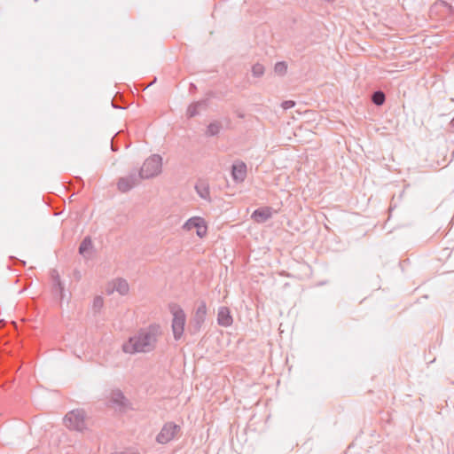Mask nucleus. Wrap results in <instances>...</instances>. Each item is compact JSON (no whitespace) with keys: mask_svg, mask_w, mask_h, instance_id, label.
<instances>
[{"mask_svg":"<svg viewBox=\"0 0 454 454\" xmlns=\"http://www.w3.org/2000/svg\"><path fill=\"white\" fill-rule=\"evenodd\" d=\"M274 71L279 75L286 74L287 71V65L285 61H279L275 64Z\"/></svg>","mask_w":454,"mask_h":454,"instance_id":"nucleus-20","label":"nucleus"},{"mask_svg":"<svg viewBox=\"0 0 454 454\" xmlns=\"http://www.w3.org/2000/svg\"><path fill=\"white\" fill-rule=\"evenodd\" d=\"M233 318L228 307L222 306L217 311V324L223 327H229L232 325Z\"/></svg>","mask_w":454,"mask_h":454,"instance_id":"nucleus-11","label":"nucleus"},{"mask_svg":"<svg viewBox=\"0 0 454 454\" xmlns=\"http://www.w3.org/2000/svg\"><path fill=\"white\" fill-rule=\"evenodd\" d=\"M181 432V427L174 422H167L156 435V442L160 444H167L174 440Z\"/></svg>","mask_w":454,"mask_h":454,"instance_id":"nucleus-5","label":"nucleus"},{"mask_svg":"<svg viewBox=\"0 0 454 454\" xmlns=\"http://www.w3.org/2000/svg\"><path fill=\"white\" fill-rule=\"evenodd\" d=\"M450 125L454 128V117L452 118V120L450 121Z\"/></svg>","mask_w":454,"mask_h":454,"instance_id":"nucleus-28","label":"nucleus"},{"mask_svg":"<svg viewBox=\"0 0 454 454\" xmlns=\"http://www.w3.org/2000/svg\"><path fill=\"white\" fill-rule=\"evenodd\" d=\"M207 99H204L191 104L187 109L188 117L192 118L199 114V109L202 106L206 107L207 105Z\"/></svg>","mask_w":454,"mask_h":454,"instance_id":"nucleus-13","label":"nucleus"},{"mask_svg":"<svg viewBox=\"0 0 454 454\" xmlns=\"http://www.w3.org/2000/svg\"><path fill=\"white\" fill-rule=\"evenodd\" d=\"M231 176L236 183H241L247 176V165L243 161H237L232 164Z\"/></svg>","mask_w":454,"mask_h":454,"instance_id":"nucleus-12","label":"nucleus"},{"mask_svg":"<svg viewBox=\"0 0 454 454\" xmlns=\"http://www.w3.org/2000/svg\"><path fill=\"white\" fill-rule=\"evenodd\" d=\"M162 334L158 324H151L140 329L135 335L122 344V351L126 354L149 353L156 348L159 337Z\"/></svg>","mask_w":454,"mask_h":454,"instance_id":"nucleus-1","label":"nucleus"},{"mask_svg":"<svg viewBox=\"0 0 454 454\" xmlns=\"http://www.w3.org/2000/svg\"><path fill=\"white\" fill-rule=\"evenodd\" d=\"M143 178L140 177V172L131 171L128 176L121 177L118 180L117 187L121 192H128L139 184Z\"/></svg>","mask_w":454,"mask_h":454,"instance_id":"nucleus-7","label":"nucleus"},{"mask_svg":"<svg viewBox=\"0 0 454 454\" xmlns=\"http://www.w3.org/2000/svg\"><path fill=\"white\" fill-rule=\"evenodd\" d=\"M276 212L277 211L270 207H262L252 213L251 218L257 223H263L270 219Z\"/></svg>","mask_w":454,"mask_h":454,"instance_id":"nucleus-10","label":"nucleus"},{"mask_svg":"<svg viewBox=\"0 0 454 454\" xmlns=\"http://www.w3.org/2000/svg\"><path fill=\"white\" fill-rule=\"evenodd\" d=\"M237 116H238L239 118H240V119H243V118L245 117V114H244V113H242V112H238V113H237Z\"/></svg>","mask_w":454,"mask_h":454,"instance_id":"nucleus-27","label":"nucleus"},{"mask_svg":"<svg viewBox=\"0 0 454 454\" xmlns=\"http://www.w3.org/2000/svg\"><path fill=\"white\" fill-rule=\"evenodd\" d=\"M183 229L185 231L196 230V234L200 238H203L207 234V225L203 218L200 216H193L188 219L183 225Z\"/></svg>","mask_w":454,"mask_h":454,"instance_id":"nucleus-8","label":"nucleus"},{"mask_svg":"<svg viewBox=\"0 0 454 454\" xmlns=\"http://www.w3.org/2000/svg\"><path fill=\"white\" fill-rule=\"evenodd\" d=\"M264 67L260 64L256 63L252 67V74L254 77H261L264 74Z\"/></svg>","mask_w":454,"mask_h":454,"instance_id":"nucleus-22","label":"nucleus"},{"mask_svg":"<svg viewBox=\"0 0 454 454\" xmlns=\"http://www.w3.org/2000/svg\"><path fill=\"white\" fill-rule=\"evenodd\" d=\"M162 158L159 154H153L147 158L139 169L140 177L149 179L161 172Z\"/></svg>","mask_w":454,"mask_h":454,"instance_id":"nucleus-3","label":"nucleus"},{"mask_svg":"<svg viewBox=\"0 0 454 454\" xmlns=\"http://www.w3.org/2000/svg\"><path fill=\"white\" fill-rule=\"evenodd\" d=\"M114 289L118 292L121 295H125L129 293V284L125 279L118 278L114 282Z\"/></svg>","mask_w":454,"mask_h":454,"instance_id":"nucleus-15","label":"nucleus"},{"mask_svg":"<svg viewBox=\"0 0 454 454\" xmlns=\"http://www.w3.org/2000/svg\"><path fill=\"white\" fill-rule=\"evenodd\" d=\"M386 100V96L383 91L377 90L372 96V101L376 106H382Z\"/></svg>","mask_w":454,"mask_h":454,"instance_id":"nucleus-17","label":"nucleus"},{"mask_svg":"<svg viewBox=\"0 0 454 454\" xmlns=\"http://www.w3.org/2000/svg\"><path fill=\"white\" fill-rule=\"evenodd\" d=\"M294 105H295V103H294V101H292V100H286V101H284V102L282 103V107H283L284 109H289V108L294 107Z\"/></svg>","mask_w":454,"mask_h":454,"instance_id":"nucleus-24","label":"nucleus"},{"mask_svg":"<svg viewBox=\"0 0 454 454\" xmlns=\"http://www.w3.org/2000/svg\"><path fill=\"white\" fill-rule=\"evenodd\" d=\"M112 150L113 151H116V149L114 147V145H112Z\"/></svg>","mask_w":454,"mask_h":454,"instance_id":"nucleus-29","label":"nucleus"},{"mask_svg":"<svg viewBox=\"0 0 454 454\" xmlns=\"http://www.w3.org/2000/svg\"><path fill=\"white\" fill-rule=\"evenodd\" d=\"M52 284L57 283V279L60 278L58 271L56 270L51 272Z\"/></svg>","mask_w":454,"mask_h":454,"instance_id":"nucleus-25","label":"nucleus"},{"mask_svg":"<svg viewBox=\"0 0 454 454\" xmlns=\"http://www.w3.org/2000/svg\"><path fill=\"white\" fill-rule=\"evenodd\" d=\"M195 189L198 192V194L203 198V199H207L208 196H209V190L207 186H205L204 184H196L195 186Z\"/></svg>","mask_w":454,"mask_h":454,"instance_id":"nucleus-21","label":"nucleus"},{"mask_svg":"<svg viewBox=\"0 0 454 454\" xmlns=\"http://www.w3.org/2000/svg\"><path fill=\"white\" fill-rule=\"evenodd\" d=\"M104 305V301L101 296H96L93 300V309L97 312L101 309Z\"/></svg>","mask_w":454,"mask_h":454,"instance_id":"nucleus-23","label":"nucleus"},{"mask_svg":"<svg viewBox=\"0 0 454 454\" xmlns=\"http://www.w3.org/2000/svg\"><path fill=\"white\" fill-rule=\"evenodd\" d=\"M66 426L68 428L83 431L86 428L85 412L83 410L76 409L69 411L64 418Z\"/></svg>","mask_w":454,"mask_h":454,"instance_id":"nucleus-4","label":"nucleus"},{"mask_svg":"<svg viewBox=\"0 0 454 454\" xmlns=\"http://www.w3.org/2000/svg\"><path fill=\"white\" fill-rule=\"evenodd\" d=\"M52 289L55 294L59 295L60 299L64 298V286L60 278L57 279V283L52 284Z\"/></svg>","mask_w":454,"mask_h":454,"instance_id":"nucleus-19","label":"nucleus"},{"mask_svg":"<svg viewBox=\"0 0 454 454\" xmlns=\"http://www.w3.org/2000/svg\"><path fill=\"white\" fill-rule=\"evenodd\" d=\"M190 86H191V88H192V87H195V85H194L193 83H191V85H190Z\"/></svg>","mask_w":454,"mask_h":454,"instance_id":"nucleus-30","label":"nucleus"},{"mask_svg":"<svg viewBox=\"0 0 454 454\" xmlns=\"http://www.w3.org/2000/svg\"><path fill=\"white\" fill-rule=\"evenodd\" d=\"M169 310L173 315L171 328L176 340H179L184 331L186 316L184 309L177 304H170Z\"/></svg>","mask_w":454,"mask_h":454,"instance_id":"nucleus-2","label":"nucleus"},{"mask_svg":"<svg viewBox=\"0 0 454 454\" xmlns=\"http://www.w3.org/2000/svg\"><path fill=\"white\" fill-rule=\"evenodd\" d=\"M143 178L140 177V172L131 171L128 176L121 177L118 180L117 187L121 192H128L139 184Z\"/></svg>","mask_w":454,"mask_h":454,"instance_id":"nucleus-6","label":"nucleus"},{"mask_svg":"<svg viewBox=\"0 0 454 454\" xmlns=\"http://www.w3.org/2000/svg\"><path fill=\"white\" fill-rule=\"evenodd\" d=\"M221 129L222 124L219 121H213L208 124L206 134L210 137L216 136L219 134Z\"/></svg>","mask_w":454,"mask_h":454,"instance_id":"nucleus-16","label":"nucleus"},{"mask_svg":"<svg viewBox=\"0 0 454 454\" xmlns=\"http://www.w3.org/2000/svg\"><path fill=\"white\" fill-rule=\"evenodd\" d=\"M207 316V305L204 301H200L196 309L193 317L191 320V328L193 333H197L201 329Z\"/></svg>","mask_w":454,"mask_h":454,"instance_id":"nucleus-9","label":"nucleus"},{"mask_svg":"<svg viewBox=\"0 0 454 454\" xmlns=\"http://www.w3.org/2000/svg\"><path fill=\"white\" fill-rule=\"evenodd\" d=\"M111 402L119 405L125 406L127 404V398L124 396L123 393L117 389L112 392Z\"/></svg>","mask_w":454,"mask_h":454,"instance_id":"nucleus-14","label":"nucleus"},{"mask_svg":"<svg viewBox=\"0 0 454 454\" xmlns=\"http://www.w3.org/2000/svg\"><path fill=\"white\" fill-rule=\"evenodd\" d=\"M92 247V242L90 237H85L79 246V253L82 255L85 254Z\"/></svg>","mask_w":454,"mask_h":454,"instance_id":"nucleus-18","label":"nucleus"},{"mask_svg":"<svg viewBox=\"0 0 454 454\" xmlns=\"http://www.w3.org/2000/svg\"><path fill=\"white\" fill-rule=\"evenodd\" d=\"M112 454H139L138 452L137 451H130V452H126V451H116V452H114Z\"/></svg>","mask_w":454,"mask_h":454,"instance_id":"nucleus-26","label":"nucleus"}]
</instances>
